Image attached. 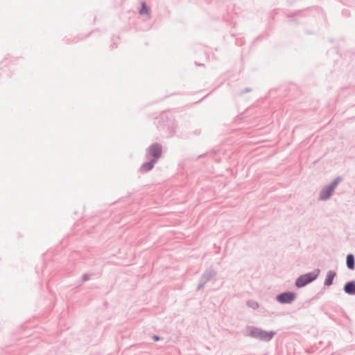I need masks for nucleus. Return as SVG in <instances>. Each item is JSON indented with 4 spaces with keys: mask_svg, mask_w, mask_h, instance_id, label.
I'll use <instances>...</instances> for the list:
<instances>
[{
    "mask_svg": "<svg viewBox=\"0 0 355 355\" xmlns=\"http://www.w3.org/2000/svg\"><path fill=\"white\" fill-rule=\"evenodd\" d=\"M247 331L248 336L266 342L271 340L276 334L275 331H267L254 326H248Z\"/></svg>",
    "mask_w": 355,
    "mask_h": 355,
    "instance_id": "f257e3e1",
    "label": "nucleus"
},
{
    "mask_svg": "<svg viewBox=\"0 0 355 355\" xmlns=\"http://www.w3.org/2000/svg\"><path fill=\"white\" fill-rule=\"evenodd\" d=\"M342 180L340 176H338L329 184L324 187L320 191L319 199L320 200H329Z\"/></svg>",
    "mask_w": 355,
    "mask_h": 355,
    "instance_id": "f03ea898",
    "label": "nucleus"
},
{
    "mask_svg": "<svg viewBox=\"0 0 355 355\" xmlns=\"http://www.w3.org/2000/svg\"><path fill=\"white\" fill-rule=\"evenodd\" d=\"M320 273L319 269H315L312 272L306 273L304 275H302L298 277L295 281V286L297 288H302L311 282H313L315 279H317L318 275Z\"/></svg>",
    "mask_w": 355,
    "mask_h": 355,
    "instance_id": "7ed1b4c3",
    "label": "nucleus"
},
{
    "mask_svg": "<svg viewBox=\"0 0 355 355\" xmlns=\"http://www.w3.org/2000/svg\"><path fill=\"white\" fill-rule=\"evenodd\" d=\"M218 275V272L213 268H209L206 269L202 274L199 283L197 287V290L199 291L204 288L205 285L210 280L215 279Z\"/></svg>",
    "mask_w": 355,
    "mask_h": 355,
    "instance_id": "20e7f679",
    "label": "nucleus"
},
{
    "mask_svg": "<svg viewBox=\"0 0 355 355\" xmlns=\"http://www.w3.org/2000/svg\"><path fill=\"white\" fill-rule=\"evenodd\" d=\"M162 153V146L159 143L152 144L146 151V157L152 159H155L157 162L159 159L161 157Z\"/></svg>",
    "mask_w": 355,
    "mask_h": 355,
    "instance_id": "39448f33",
    "label": "nucleus"
},
{
    "mask_svg": "<svg viewBox=\"0 0 355 355\" xmlns=\"http://www.w3.org/2000/svg\"><path fill=\"white\" fill-rule=\"evenodd\" d=\"M296 298V294L291 291H286L279 294L276 300L281 304H291Z\"/></svg>",
    "mask_w": 355,
    "mask_h": 355,
    "instance_id": "423d86ee",
    "label": "nucleus"
},
{
    "mask_svg": "<svg viewBox=\"0 0 355 355\" xmlns=\"http://www.w3.org/2000/svg\"><path fill=\"white\" fill-rule=\"evenodd\" d=\"M157 163L155 159H150L148 162H144L140 166L139 171L141 173H146L151 171L155 164Z\"/></svg>",
    "mask_w": 355,
    "mask_h": 355,
    "instance_id": "0eeeda50",
    "label": "nucleus"
},
{
    "mask_svg": "<svg viewBox=\"0 0 355 355\" xmlns=\"http://www.w3.org/2000/svg\"><path fill=\"white\" fill-rule=\"evenodd\" d=\"M345 293L350 295H355V282L350 281L347 282L343 288Z\"/></svg>",
    "mask_w": 355,
    "mask_h": 355,
    "instance_id": "6e6552de",
    "label": "nucleus"
},
{
    "mask_svg": "<svg viewBox=\"0 0 355 355\" xmlns=\"http://www.w3.org/2000/svg\"><path fill=\"white\" fill-rule=\"evenodd\" d=\"M336 276V272L334 270H329L327 273L324 285L325 286H330L331 285H332L334 279Z\"/></svg>",
    "mask_w": 355,
    "mask_h": 355,
    "instance_id": "1a4fd4ad",
    "label": "nucleus"
},
{
    "mask_svg": "<svg viewBox=\"0 0 355 355\" xmlns=\"http://www.w3.org/2000/svg\"><path fill=\"white\" fill-rule=\"evenodd\" d=\"M347 267L349 270H354L355 268V257L353 254H348L346 258Z\"/></svg>",
    "mask_w": 355,
    "mask_h": 355,
    "instance_id": "9d476101",
    "label": "nucleus"
},
{
    "mask_svg": "<svg viewBox=\"0 0 355 355\" xmlns=\"http://www.w3.org/2000/svg\"><path fill=\"white\" fill-rule=\"evenodd\" d=\"M139 14L140 15H147L148 17H150V13H149V9L146 5V3L144 1L141 2V8L139 10Z\"/></svg>",
    "mask_w": 355,
    "mask_h": 355,
    "instance_id": "9b49d317",
    "label": "nucleus"
},
{
    "mask_svg": "<svg viewBox=\"0 0 355 355\" xmlns=\"http://www.w3.org/2000/svg\"><path fill=\"white\" fill-rule=\"evenodd\" d=\"M247 305L254 310L259 308L258 302L254 300H248L247 302Z\"/></svg>",
    "mask_w": 355,
    "mask_h": 355,
    "instance_id": "f8f14e48",
    "label": "nucleus"
},
{
    "mask_svg": "<svg viewBox=\"0 0 355 355\" xmlns=\"http://www.w3.org/2000/svg\"><path fill=\"white\" fill-rule=\"evenodd\" d=\"M90 279V275L88 273H85L83 276V282H86Z\"/></svg>",
    "mask_w": 355,
    "mask_h": 355,
    "instance_id": "ddd939ff",
    "label": "nucleus"
},
{
    "mask_svg": "<svg viewBox=\"0 0 355 355\" xmlns=\"http://www.w3.org/2000/svg\"><path fill=\"white\" fill-rule=\"evenodd\" d=\"M153 339L155 340V341H159L160 340V337L157 335H154L153 336Z\"/></svg>",
    "mask_w": 355,
    "mask_h": 355,
    "instance_id": "4468645a",
    "label": "nucleus"
},
{
    "mask_svg": "<svg viewBox=\"0 0 355 355\" xmlns=\"http://www.w3.org/2000/svg\"><path fill=\"white\" fill-rule=\"evenodd\" d=\"M250 91H251V89H250V88H245V91H244V92H241V94H243L244 92H250Z\"/></svg>",
    "mask_w": 355,
    "mask_h": 355,
    "instance_id": "2eb2a0df",
    "label": "nucleus"
}]
</instances>
